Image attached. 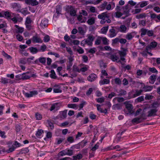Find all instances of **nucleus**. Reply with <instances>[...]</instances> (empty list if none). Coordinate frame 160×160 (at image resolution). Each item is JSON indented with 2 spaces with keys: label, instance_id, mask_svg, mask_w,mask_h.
<instances>
[{
  "label": "nucleus",
  "instance_id": "obj_1",
  "mask_svg": "<svg viewBox=\"0 0 160 160\" xmlns=\"http://www.w3.org/2000/svg\"><path fill=\"white\" fill-rule=\"evenodd\" d=\"M62 105V103L60 102L52 104L49 110L51 111H52L53 112H55L60 109Z\"/></svg>",
  "mask_w": 160,
  "mask_h": 160
},
{
  "label": "nucleus",
  "instance_id": "obj_2",
  "mask_svg": "<svg viewBox=\"0 0 160 160\" xmlns=\"http://www.w3.org/2000/svg\"><path fill=\"white\" fill-rule=\"evenodd\" d=\"M124 104L125 105V108L128 110V112L127 114L131 115L132 114L133 112V107L132 105L130 103L129 101H126L124 102Z\"/></svg>",
  "mask_w": 160,
  "mask_h": 160
},
{
  "label": "nucleus",
  "instance_id": "obj_3",
  "mask_svg": "<svg viewBox=\"0 0 160 160\" xmlns=\"http://www.w3.org/2000/svg\"><path fill=\"white\" fill-rule=\"evenodd\" d=\"M55 10L56 13L54 14L53 17L57 18L60 15L62 14V8L61 6L60 5H57L56 7Z\"/></svg>",
  "mask_w": 160,
  "mask_h": 160
},
{
  "label": "nucleus",
  "instance_id": "obj_4",
  "mask_svg": "<svg viewBox=\"0 0 160 160\" xmlns=\"http://www.w3.org/2000/svg\"><path fill=\"white\" fill-rule=\"evenodd\" d=\"M94 39V37L92 35H89L87 39H84L86 42L87 44L89 46H92V42Z\"/></svg>",
  "mask_w": 160,
  "mask_h": 160
},
{
  "label": "nucleus",
  "instance_id": "obj_5",
  "mask_svg": "<svg viewBox=\"0 0 160 160\" xmlns=\"http://www.w3.org/2000/svg\"><path fill=\"white\" fill-rule=\"evenodd\" d=\"M38 93V91L36 90L30 91L29 93L24 92V94L25 96L27 98H29L32 97L34 96L37 95Z\"/></svg>",
  "mask_w": 160,
  "mask_h": 160
},
{
  "label": "nucleus",
  "instance_id": "obj_6",
  "mask_svg": "<svg viewBox=\"0 0 160 160\" xmlns=\"http://www.w3.org/2000/svg\"><path fill=\"white\" fill-rule=\"evenodd\" d=\"M145 119V118H142V116H141L139 117L134 118L132 120L131 122L132 123L138 124L142 122Z\"/></svg>",
  "mask_w": 160,
  "mask_h": 160
},
{
  "label": "nucleus",
  "instance_id": "obj_7",
  "mask_svg": "<svg viewBox=\"0 0 160 160\" xmlns=\"http://www.w3.org/2000/svg\"><path fill=\"white\" fill-rule=\"evenodd\" d=\"M46 61V58L45 57H41L39 58L38 59H36L34 61V63L35 64H38L39 62L44 65L45 64Z\"/></svg>",
  "mask_w": 160,
  "mask_h": 160
},
{
  "label": "nucleus",
  "instance_id": "obj_8",
  "mask_svg": "<svg viewBox=\"0 0 160 160\" xmlns=\"http://www.w3.org/2000/svg\"><path fill=\"white\" fill-rule=\"evenodd\" d=\"M31 40L33 43H41L42 42V39L37 35L33 36Z\"/></svg>",
  "mask_w": 160,
  "mask_h": 160
},
{
  "label": "nucleus",
  "instance_id": "obj_9",
  "mask_svg": "<svg viewBox=\"0 0 160 160\" xmlns=\"http://www.w3.org/2000/svg\"><path fill=\"white\" fill-rule=\"evenodd\" d=\"M12 7L15 11L19 12H21V6L20 4L14 3L12 4Z\"/></svg>",
  "mask_w": 160,
  "mask_h": 160
},
{
  "label": "nucleus",
  "instance_id": "obj_10",
  "mask_svg": "<svg viewBox=\"0 0 160 160\" xmlns=\"http://www.w3.org/2000/svg\"><path fill=\"white\" fill-rule=\"evenodd\" d=\"M157 45V43L155 42H152L150 45L147 46L146 48V50L148 51L149 50L155 48Z\"/></svg>",
  "mask_w": 160,
  "mask_h": 160
},
{
  "label": "nucleus",
  "instance_id": "obj_11",
  "mask_svg": "<svg viewBox=\"0 0 160 160\" xmlns=\"http://www.w3.org/2000/svg\"><path fill=\"white\" fill-rule=\"evenodd\" d=\"M98 18L102 20H106L107 18H109V16L107 14V12H105L99 14L98 16Z\"/></svg>",
  "mask_w": 160,
  "mask_h": 160
},
{
  "label": "nucleus",
  "instance_id": "obj_12",
  "mask_svg": "<svg viewBox=\"0 0 160 160\" xmlns=\"http://www.w3.org/2000/svg\"><path fill=\"white\" fill-rule=\"evenodd\" d=\"M150 17L152 19L155 20L157 22H160V14L157 15L155 13L151 14Z\"/></svg>",
  "mask_w": 160,
  "mask_h": 160
},
{
  "label": "nucleus",
  "instance_id": "obj_13",
  "mask_svg": "<svg viewBox=\"0 0 160 160\" xmlns=\"http://www.w3.org/2000/svg\"><path fill=\"white\" fill-rule=\"evenodd\" d=\"M101 78L102 79L99 81V84L100 85L107 84L110 83V80L108 79H104V77L103 76H101Z\"/></svg>",
  "mask_w": 160,
  "mask_h": 160
},
{
  "label": "nucleus",
  "instance_id": "obj_14",
  "mask_svg": "<svg viewBox=\"0 0 160 160\" xmlns=\"http://www.w3.org/2000/svg\"><path fill=\"white\" fill-rule=\"evenodd\" d=\"M37 0H25V2L27 4L31 5L32 6L37 5L38 3Z\"/></svg>",
  "mask_w": 160,
  "mask_h": 160
},
{
  "label": "nucleus",
  "instance_id": "obj_15",
  "mask_svg": "<svg viewBox=\"0 0 160 160\" xmlns=\"http://www.w3.org/2000/svg\"><path fill=\"white\" fill-rule=\"evenodd\" d=\"M48 20L46 18L43 19L41 22L40 26L43 28H44L48 26Z\"/></svg>",
  "mask_w": 160,
  "mask_h": 160
},
{
  "label": "nucleus",
  "instance_id": "obj_16",
  "mask_svg": "<svg viewBox=\"0 0 160 160\" xmlns=\"http://www.w3.org/2000/svg\"><path fill=\"white\" fill-rule=\"evenodd\" d=\"M137 32H135L127 33L126 36V38L128 40H131L137 34Z\"/></svg>",
  "mask_w": 160,
  "mask_h": 160
},
{
  "label": "nucleus",
  "instance_id": "obj_17",
  "mask_svg": "<svg viewBox=\"0 0 160 160\" xmlns=\"http://www.w3.org/2000/svg\"><path fill=\"white\" fill-rule=\"evenodd\" d=\"M97 78V75L95 74L92 73L88 77L87 79L88 81L92 82L96 80Z\"/></svg>",
  "mask_w": 160,
  "mask_h": 160
},
{
  "label": "nucleus",
  "instance_id": "obj_18",
  "mask_svg": "<svg viewBox=\"0 0 160 160\" xmlns=\"http://www.w3.org/2000/svg\"><path fill=\"white\" fill-rule=\"evenodd\" d=\"M157 111L158 110L156 109H151L148 112V115L147 116L148 117H151L156 115V113Z\"/></svg>",
  "mask_w": 160,
  "mask_h": 160
},
{
  "label": "nucleus",
  "instance_id": "obj_19",
  "mask_svg": "<svg viewBox=\"0 0 160 160\" xmlns=\"http://www.w3.org/2000/svg\"><path fill=\"white\" fill-rule=\"evenodd\" d=\"M109 32L110 33L109 36L110 38H113L115 37L117 35L115 30L112 28L109 30Z\"/></svg>",
  "mask_w": 160,
  "mask_h": 160
},
{
  "label": "nucleus",
  "instance_id": "obj_20",
  "mask_svg": "<svg viewBox=\"0 0 160 160\" xmlns=\"http://www.w3.org/2000/svg\"><path fill=\"white\" fill-rule=\"evenodd\" d=\"M15 27L17 28L16 32L17 33H22L24 31V28L22 27H19L18 25H15Z\"/></svg>",
  "mask_w": 160,
  "mask_h": 160
},
{
  "label": "nucleus",
  "instance_id": "obj_21",
  "mask_svg": "<svg viewBox=\"0 0 160 160\" xmlns=\"http://www.w3.org/2000/svg\"><path fill=\"white\" fill-rule=\"evenodd\" d=\"M28 49L29 50L30 52L32 54H36L39 52L38 49L35 47H31L29 48Z\"/></svg>",
  "mask_w": 160,
  "mask_h": 160
},
{
  "label": "nucleus",
  "instance_id": "obj_22",
  "mask_svg": "<svg viewBox=\"0 0 160 160\" xmlns=\"http://www.w3.org/2000/svg\"><path fill=\"white\" fill-rule=\"evenodd\" d=\"M67 110H65L63 111L60 112V114L61 118L62 119L66 118L67 116Z\"/></svg>",
  "mask_w": 160,
  "mask_h": 160
},
{
  "label": "nucleus",
  "instance_id": "obj_23",
  "mask_svg": "<svg viewBox=\"0 0 160 160\" xmlns=\"http://www.w3.org/2000/svg\"><path fill=\"white\" fill-rule=\"evenodd\" d=\"M153 89V87L152 86H145L144 85V87L142 88L143 90L145 92H148L151 91Z\"/></svg>",
  "mask_w": 160,
  "mask_h": 160
},
{
  "label": "nucleus",
  "instance_id": "obj_24",
  "mask_svg": "<svg viewBox=\"0 0 160 160\" xmlns=\"http://www.w3.org/2000/svg\"><path fill=\"white\" fill-rule=\"evenodd\" d=\"M122 51H119V54L120 57L125 56L126 54V51L127 50V49L123 48H122Z\"/></svg>",
  "mask_w": 160,
  "mask_h": 160
},
{
  "label": "nucleus",
  "instance_id": "obj_25",
  "mask_svg": "<svg viewBox=\"0 0 160 160\" xmlns=\"http://www.w3.org/2000/svg\"><path fill=\"white\" fill-rule=\"evenodd\" d=\"M89 25H92L95 22V19L94 17H91L88 19L87 22Z\"/></svg>",
  "mask_w": 160,
  "mask_h": 160
},
{
  "label": "nucleus",
  "instance_id": "obj_26",
  "mask_svg": "<svg viewBox=\"0 0 160 160\" xmlns=\"http://www.w3.org/2000/svg\"><path fill=\"white\" fill-rule=\"evenodd\" d=\"M68 106L69 108L75 109H77L78 108V106L76 104H68Z\"/></svg>",
  "mask_w": 160,
  "mask_h": 160
},
{
  "label": "nucleus",
  "instance_id": "obj_27",
  "mask_svg": "<svg viewBox=\"0 0 160 160\" xmlns=\"http://www.w3.org/2000/svg\"><path fill=\"white\" fill-rule=\"evenodd\" d=\"M148 30L144 28H142L141 29V33L140 34V36L142 37H143L147 33Z\"/></svg>",
  "mask_w": 160,
  "mask_h": 160
},
{
  "label": "nucleus",
  "instance_id": "obj_28",
  "mask_svg": "<svg viewBox=\"0 0 160 160\" xmlns=\"http://www.w3.org/2000/svg\"><path fill=\"white\" fill-rule=\"evenodd\" d=\"M72 157L73 160H80L82 158V155L81 154L79 153L76 156H73Z\"/></svg>",
  "mask_w": 160,
  "mask_h": 160
},
{
  "label": "nucleus",
  "instance_id": "obj_29",
  "mask_svg": "<svg viewBox=\"0 0 160 160\" xmlns=\"http://www.w3.org/2000/svg\"><path fill=\"white\" fill-rule=\"evenodd\" d=\"M110 59L114 62L116 61L117 62H118L119 61H118V57L116 55H112L110 56Z\"/></svg>",
  "mask_w": 160,
  "mask_h": 160
},
{
  "label": "nucleus",
  "instance_id": "obj_30",
  "mask_svg": "<svg viewBox=\"0 0 160 160\" xmlns=\"http://www.w3.org/2000/svg\"><path fill=\"white\" fill-rule=\"evenodd\" d=\"M78 32L80 33V34L81 35H84L86 32L84 30V28L81 27H79L78 28Z\"/></svg>",
  "mask_w": 160,
  "mask_h": 160
},
{
  "label": "nucleus",
  "instance_id": "obj_31",
  "mask_svg": "<svg viewBox=\"0 0 160 160\" xmlns=\"http://www.w3.org/2000/svg\"><path fill=\"white\" fill-rule=\"evenodd\" d=\"M108 26L102 27L101 29V33L103 34H106L108 31Z\"/></svg>",
  "mask_w": 160,
  "mask_h": 160
},
{
  "label": "nucleus",
  "instance_id": "obj_32",
  "mask_svg": "<svg viewBox=\"0 0 160 160\" xmlns=\"http://www.w3.org/2000/svg\"><path fill=\"white\" fill-rule=\"evenodd\" d=\"M127 29V28L124 25L120 26L119 29V31L122 32H125Z\"/></svg>",
  "mask_w": 160,
  "mask_h": 160
},
{
  "label": "nucleus",
  "instance_id": "obj_33",
  "mask_svg": "<svg viewBox=\"0 0 160 160\" xmlns=\"http://www.w3.org/2000/svg\"><path fill=\"white\" fill-rule=\"evenodd\" d=\"M143 90L142 89H140L139 90H137L136 91L135 93L133 94V98H135L136 97L140 95L142 92Z\"/></svg>",
  "mask_w": 160,
  "mask_h": 160
},
{
  "label": "nucleus",
  "instance_id": "obj_34",
  "mask_svg": "<svg viewBox=\"0 0 160 160\" xmlns=\"http://www.w3.org/2000/svg\"><path fill=\"white\" fill-rule=\"evenodd\" d=\"M75 8L71 6H68L66 8V11L67 13H70Z\"/></svg>",
  "mask_w": 160,
  "mask_h": 160
},
{
  "label": "nucleus",
  "instance_id": "obj_35",
  "mask_svg": "<svg viewBox=\"0 0 160 160\" xmlns=\"http://www.w3.org/2000/svg\"><path fill=\"white\" fill-rule=\"evenodd\" d=\"M75 8L71 6H68L66 8V11L67 13H70Z\"/></svg>",
  "mask_w": 160,
  "mask_h": 160
},
{
  "label": "nucleus",
  "instance_id": "obj_36",
  "mask_svg": "<svg viewBox=\"0 0 160 160\" xmlns=\"http://www.w3.org/2000/svg\"><path fill=\"white\" fill-rule=\"evenodd\" d=\"M116 100H117L118 102H121L124 101V99L122 97H115L113 99V101L114 102Z\"/></svg>",
  "mask_w": 160,
  "mask_h": 160
},
{
  "label": "nucleus",
  "instance_id": "obj_37",
  "mask_svg": "<svg viewBox=\"0 0 160 160\" xmlns=\"http://www.w3.org/2000/svg\"><path fill=\"white\" fill-rule=\"evenodd\" d=\"M107 4V2L105 1L103 3L101 4L99 6V8H101V10H103L106 8V7Z\"/></svg>",
  "mask_w": 160,
  "mask_h": 160
},
{
  "label": "nucleus",
  "instance_id": "obj_38",
  "mask_svg": "<svg viewBox=\"0 0 160 160\" xmlns=\"http://www.w3.org/2000/svg\"><path fill=\"white\" fill-rule=\"evenodd\" d=\"M27 59L25 58H20L19 59V63L25 64L26 63Z\"/></svg>",
  "mask_w": 160,
  "mask_h": 160
},
{
  "label": "nucleus",
  "instance_id": "obj_39",
  "mask_svg": "<svg viewBox=\"0 0 160 160\" xmlns=\"http://www.w3.org/2000/svg\"><path fill=\"white\" fill-rule=\"evenodd\" d=\"M50 72L51 73L50 75V77L52 78L56 79V76L54 71L53 70H52Z\"/></svg>",
  "mask_w": 160,
  "mask_h": 160
},
{
  "label": "nucleus",
  "instance_id": "obj_40",
  "mask_svg": "<svg viewBox=\"0 0 160 160\" xmlns=\"http://www.w3.org/2000/svg\"><path fill=\"white\" fill-rule=\"evenodd\" d=\"M88 141L87 140H83L82 142L79 143V145H81V148H82L86 145Z\"/></svg>",
  "mask_w": 160,
  "mask_h": 160
},
{
  "label": "nucleus",
  "instance_id": "obj_41",
  "mask_svg": "<svg viewBox=\"0 0 160 160\" xmlns=\"http://www.w3.org/2000/svg\"><path fill=\"white\" fill-rule=\"evenodd\" d=\"M2 54L3 56L8 59H12V57L10 55L6 53L4 51L2 52Z\"/></svg>",
  "mask_w": 160,
  "mask_h": 160
},
{
  "label": "nucleus",
  "instance_id": "obj_42",
  "mask_svg": "<svg viewBox=\"0 0 160 160\" xmlns=\"http://www.w3.org/2000/svg\"><path fill=\"white\" fill-rule=\"evenodd\" d=\"M101 38L102 40V42H103V43L104 45H108V40L106 37H102Z\"/></svg>",
  "mask_w": 160,
  "mask_h": 160
},
{
  "label": "nucleus",
  "instance_id": "obj_43",
  "mask_svg": "<svg viewBox=\"0 0 160 160\" xmlns=\"http://www.w3.org/2000/svg\"><path fill=\"white\" fill-rule=\"evenodd\" d=\"M22 80H23L29 79L31 77L30 76L26 75L25 73H23L22 74Z\"/></svg>",
  "mask_w": 160,
  "mask_h": 160
},
{
  "label": "nucleus",
  "instance_id": "obj_44",
  "mask_svg": "<svg viewBox=\"0 0 160 160\" xmlns=\"http://www.w3.org/2000/svg\"><path fill=\"white\" fill-rule=\"evenodd\" d=\"M43 133V131L42 129L38 130L36 133V136L37 137H40L42 134Z\"/></svg>",
  "mask_w": 160,
  "mask_h": 160
},
{
  "label": "nucleus",
  "instance_id": "obj_45",
  "mask_svg": "<svg viewBox=\"0 0 160 160\" xmlns=\"http://www.w3.org/2000/svg\"><path fill=\"white\" fill-rule=\"evenodd\" d=\"M72 71L74 72H80V69L75 65H74L72 67Z\"/></svg>",
  "mask_w": 160,
  "mask_h": 160
},
{
  "label": "nucleus",
  "instance_id": "obj_46",
  "mask_svg": "<svg viewBox=\"0 0 160 160\" xmlns=\"http://www.w3.org/2000/svg\"><path fill=\"white\" fill-rule=\"evenodd\" d=\"M68 59L69 60V61H68V64L69 65V66H72V64H73L72 62L74 60V59L73 58V57H72L70 56L68 58Z\"/></svg>",
  "mask_w": 160,
  "mask_h": 160
},
{
  "label": "nucleus",
  "instance_id": "obj_47",
  "mask_svg": "<svg viewBox=\"0 0 160 160\" xmlns=\"http://www.w3.org/2000/svg\"><path fill=\"white\" fill-rule=\"evenodd\" d=\"M156 76L155 75L152 74L150 77V79L152 82V83H153L154 82L156 79L157 80Z\"/></svg>",
  "mask_w": 160,
  "mask_h": 160
},
{
  "label": "nucleus",
  "instance_id": "obj_48",
  "mask_svg": "<svg viewBox=\"0 0 160 160\" xmlns=\"http://www.w3.org/2000/svg\"><path fill=\"white\" fill-rule=\"evenodd\" d=\"M127 94V92L124 90L122 89L120 90L118 95L119 96H122L125 95Z\"/></svg>",
  "mask_w": 160,
  "mask_h": 160
},
{
  "label": "nucleus",
  "instance_id": "obj_49",
  "mask_svg": "<svg viewBox=\"0 0 160 160\" xmlns=\"http://www.w3.org/2000/svg\"><path fill=\"white\" fill-rule=\"evenodd\" d=\"M104 98L103 97L101 98L96 99V100L97 102L100 103L103 102L104 101Z\"/></svg>",
  "mask_w": 160,
  "mask_h": 160
},
{
  "label": "nucleus",
  "instance_id": "obj_50",
  "mask_svg": "<svg viewBox=\"0 0 160 160\" xmlns=\"http://www.w3.org/2000/svg\"><path fill=\"white\" fill-rule=\"evenodd\" d=\"M15 148H16L15 147L12 146V147L8 149L7 150L6 152L8 153L14 151Z\"/></svg>",
  "mask_w": 160,
  "mask_h": 160
},
{
  "label": "nucleus",
  "instance_id": "obj_51",
  "mask_svg": "<svg viewBox=\"0 0 160 160\" xmlns=\"http://www.w3.org/2000/svg\"><path fill=\"white\" fill-rule=\"evenodd\" d=\"M48 124V126L51 129H52L54 128V125L53 123L50 120H48L47 121Z\"/></svg>",
  "mask_w": 160,
  "mask_h": 160
},
{
  "label": "nucleus",
  "instance_id": "obj_52",
  "mask_svg": "<svg viewBox=\"0 0 160 160\" xmlns=\"http://www.w3.org/2000/svg\"><path fill=\"white\" fill-rule=\"evenodd\" d=\"M47 48L46 46L45 45H42L39 49H38L39 52H43L45 51Z\"/></svg>",
  "mask_w": 160,
  "mask_h": 160
},
{
  "label": "nucleus",
  "instance_id": "obj_53",
  "mask_svg": "<svg viewBox=\"0 0 160 160\" xmlns=\"http://www.w3.org/2000/svg\"><path fill=\"white\" fill-rule=\"evenodd\" d=\"M149 70L153 73H157L158 72V71L154 67L149 68Z\"/></svg>",
  "mask_w": 160,
  "mask_h": 160
},
{
  "label": "nucleus",
  "instance_id": "obj_54",
  "mask_svg": "<svg viewBox=\"0 0 160 160\" xmlns=\"http://www.w3.org/2000/svg\"><path fill=\"white\" fill-rule=\"evenodd\" d=\"M67 151H66L67 152V155H68L69 156H71L73 154V151L72 150L69 149H66Z\"/></svg>",
  "mask_w": 160,
  "mask_h": 160
},
{
  "label": "nucleus",
  "instance_id": "obj_55",
  "mask_svg": "<svg viewBox=\"0 0 160 160\" xmlns=\"http://www.w3.org/2000/svg\"><path fill=\"white\" fill-rule=\"evenodd\" d=\"M67 141L70 143H72L74 141L73 138L72 136H69L67 138Z\"/></svg>",
  "mask_w": 160,
  "mask_h": 160
},
{
  "label": "nucleus",
  "instance_id": "obj_56",
  "mask_svg": "<svg viewBox=\"0 0 160 160\" xmlns=\"http://www.w3.org/2000/svg\"><path fill=\"white\" fill-rule=\"evenodd\" d=\"M66 150H64L60 151L58 153L59 155L61 156H64L67 155Z\"/></svg>",
  "mask_w": 160,
  "mask_h": 160
},
{
  "label": "nucleus",
  "instance_id": "obj_57",
  "mask_svg": "<svg viewBox=\"0 0 160 160\" xmlns=\"http://www.w3.org/2000/svg\"><path fill=\"white\" fill-rule=\"evenodd\" d=\"M114 81L116 84L118 85L121 84L122 81L119 78H116L114 79Z\"/></svg>",
  "mask_w": 160,
  "mask_h": 160
},
{
  "label": "nucleus",
  "instance_id": "obj_58",
  "mask_svg": "<svg viewBox=\"0 0 160 160\" xmlns=\"http://www.w3.org/2000/svg\"><path fill=\"white\" fill-rule=\"evenodd\" d=\"M148 2L147 1H143L141 2V3L140 4V7L141 8H142L146 6H147L148 4Z\"/></svg>",
  "mask_w": 160,
  "mask_h": 160
},
{
  "label": "nucleus",
  "instance_id": "obj_59",
  "mask_svg": "<svg viewBox=\"0 0 160 160\" xmlns=\"http://www.w3.org/2000/svg\"><path fill=\"white\" fill-rule=\"evenodd\" d=\"M35 117L37 120H39L41 119L42 118V116L38 113H37L35 114Z\"/></svg>",
  "mask_w": 160,
  "mask_h": 160
},
{
  "label": "nucleus",
  "instance_id": "obj_60",
  "mask_svg": "<svg viewBox=\"0 0 160 160\" xmlns=\"http://www.w3.org/2000/svg\"><path fill=\"white\" fill-rule=\"evenodd\" d=\"M89 117L91 119L93 120L96 118V116L93 114L92 112H91L90 113Z\"/></svg>",
  "mask_w": 160,
  "mask_h": 160
},
{
  "label": "nucleus",
  "instance_id": "obj_61",
  "mask_svg": "<svg viewBox=\"0 0 160 160\" xmlns=\"http://www.w3.org/2000/svg\"><path fill=\"white\" fill-rule=\"evenodd\" d=\"M32 21L31 20L30 17L28 16L26 18L25 24H31V23Z\"/></svg>",
  "mask_w": 160,
  "mask_h": 160
},
{
  "label": "nucleus",
  "instance_id": "obj_62",
  "mask_svg": "<svg viewBox=\"0 0 160 160\" xmlns=\"http://www.w3.org/2000/svg\"><path fill=\"white\" fill-rule=\"evenodd\" d=\"M15 130L17 132H19L21 129V127L19 124H16L15 126Z\"/></svg>",
  "mask_w": 160,
  "mask_h": 160
},
{
  "label": "nucleus",
  "instance_id": "obj_63",
  "mask_svg": "<svg viewBox=\"0 0 160 160\" xmlns=\"http://www.w3.org/2000/svg\"><path fill=\"white\" fill-rule=\"evenodd\" d=\"M1 82L3 84H7L8 83V80L5 78H2L1 79Z\"/></svg>",
  "mask_w": 160,
  "mask_h": 160
},
{
  "label": "nucleus",
  "instance_id": "obj_64",
  "mask_svg": "<svg viewBox=\"0 0 160 160\" xmlns=\"http://www.w3.org/2000/svg\"><path fill=\"white\" fill-rule=\"evenodd\" d=\"M5 133L4 131H2L0 130V137L2 138H6L5 135Z\"/></svg>",
  "mask_w": 160,
  "mask_h": 160
}]
</instances>
